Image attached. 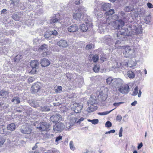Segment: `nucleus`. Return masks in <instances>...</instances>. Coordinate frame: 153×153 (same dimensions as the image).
<instances>
[{"instance_id": "nucleus-1", "label": "nucleus", "mask_w": 153, "mask_h": 153, "mask_svg": "<svg viewBox=\"0 0 153 153\" xmlns=\"http://www.w3.org/2000/svg\"><path fill=\"white\" fill-rule=\"evenodd\" d=\"M140 33L139 30L135 25H131L128 27V28H122L120 32L117 33L116 36L118 39L123 40L127 36H131L132 35H137Z\"/></svg>"}, {"instance_id": "nucleus-2", "label": "nucleus", "mask_w": 153, "mask_h": 153, "mask_svg": "<svg viewBox=\"0 0 153 153\" xmlns=\"http://www.w3.org/2000/svg\"><path fill=\"white\" fill-rule=\"evenodd\" d=\"M106 23L108 24L109 27L112 29L117 30L122 28L124 25V22L122 20L119 19L115 21H113L111 20L112 19L111 16H109L106 18Z\"/></svg>"}, {"instance_id": "nucleus-3", "label": "nucleus", "mask_w": 153, "mask_h": 153, "mask_svg": "<svg viewBox=\"0 0 153 153\" xmlns=\"http://www.w3.org/2000/svg\"><path fill=\"white\" fill-rule=\"evenodd\" d=\"M60 16L59 14L56 15L54 18H52L50 20V22L51 24L58 22L62 25H64L65 26H67L70 25L71 23V20L69 18H65V19L60 18L58 19V18Z\"/></svg>"}, {"instance_id": "nucleus-4", "label": "nucleus", "mask_w": 153, "mask_h": 153, "mask_svg": "<svg viewBox=\"0 0 153 153\" xmlns=\"http://www.w3.org/2000/svg\"><path fill=\"white\" fill-rule=\"evenodd\" d=\"M136 63H134V62L131 60L128 63L127 62L125 61H123L121 60H119L117 62V68L119 67H129L130 68L132 67L133 66H134L136 65Z\"/></svg>"}, {"instance_id": "nucleus-5", "label": "nucleus", "mask_w": 153, "mask_h": 153, "mask_svg": "<svg viewBox=\"0 0 153 153\" xmlns=\"http://www.w3.org/2000/svg\"><path fill=\"white\" fill-rule=\"evenodd\" d=\"M89 17H88L87 19L86 18L84 19V21L86 25L85 24H82L80 26V29L82 32H86L88 29L90 28H92V25L91 23L89 22Z\"/></svg>"}, {"instance_id": "nucleus-6", "label": "nucleus", "mask_w": 153, "mask_h": 153, "mask_svg": "<svg viewBox=\"0 0 153 153\" xmlns=\"http://www.w3.org/2000/svg\"><path fill=\"white\" fill-rule=\"evenodd\" d=\"M32 130L31 126L27 124L22 126L20 129L22 133L27 134H30Z\"/></svg>"}, {"instance_id": "nucleus-7", "label": "nucleus", "mask_w": 153, "mask_h": 153, "mask_svg": "<svg viewBox=\"0 0 153 153\" xmlns=\"http://www.w3.org/2000/svg\"><path fill=\"white\" fill-rule=\"evenodd\" d=\"M50 126L46 122H40L36 128L41 131H47L50 129Z\"/></svg>"}, {"instance_id": "nucleus-8", "label": "nucleus", "mask_w": 153, "mask_h": 153, "mask_svg": "<svg viewBox=\"0 0 153 153\" xmlns=\"http://www.w3.org/2000/svg\"><path fill=\"white\" fill-rule=\"evenodd\" d=\"M71 108L76 113L80 112L82 108V104L81 103H75L71 106Z\"/></svg>"}, {"instance_id": "nucleus-9", "label": "nucleus", "mask_w": 153, "mask_h": 153, "mask_svg": "<svg viewBox=\"0 0 153 153\" xmlns=\"http://www.w3.org/2000/svg\"><path fill=\"white\" fill-rule=\"evenodd\" d=\"M65 125L62 123H58L53 126V130L56 132H61L65 128Z\"/></svg>"}, {"instance_id": "nucleus-10", "label": "nucleus", "mask_w": 153, "mask_h": 153, "mask_svg": "<svg viewBox=\"0 0 153 153\" xmlns=\"http://www.w3.org/2000/svg\"><path fill=\"white\" fill-rule=\"evenodd\" d=\"M133 52V51L131 49L130 46H126L125 47V50L123 51V54L124 56L127 58L131 56Z\"/></svg>"}, {"instance_id": "nucleus-11", "label": "nucleus", "mask_w": 153, "mask_h": 153, "mask_svg": "<svg viewBox=\"0 0 153 153\" xmlns=\"http://www.w3.org/2000/svg\"><path fill=\"white\" fill-rule=\"evenodd\" d=\"M41 83L39 82L33 84L31 88V92L35 94L38 92L41 87Z\"/></svg>"}, {"instance_id": "nucleus-12", "label": "nucleus", "mask_w": 153, "mask_h": 153, "mask_svg": "<svg viewBox=\"0 0 153 153\" xmlns=\"http://www.w3.org/2000/svg\"><path fill=\"white\" fill-rule=\"evenodd\" d=\"M129 87L127 84H126L121 86L119 89V91L122 94H126L129 91Z\"/></svg>"}, {"instance_id": "nucleus-13", "label": "nucleus", "mask_w": 153, "mask_h": 153, "mask_svg": "<svg viewBox=\"0 0 153 153\" xmlns=\"http://www.w3.org/2000/svg\"><path fill=\"white\" fill-rule=\"evenodd\" d=\"M62 118L61 116L59 114H55L51 117V120L53 123H56L60 121Z\"/></svg>"}, {"instance_id": "nucleus-14", "label": "nucleus", "mask_w": 153, "mask_h": 153, "mask_svg": "<svg viewBox=\"0 0 153 153\" xmlns=\"http://www.w3.org/2000/svg\"><path fill=\"white\" fill-rule=\"evenodd\" d=\"M58 45L62 48H66L68 45V42L66 40L61 39L57 43Z\"/></svg>"}, {"instance_id": "nucleus-15", "label": "nucleus", "mask_w": 153, "mask_h": 153, "mask_svg": "<svg viewBox=\"0 0 153 153\" xmlns=\"http://www.w3.org/2000/svg\"><path fill=\"white\" fill-rule=\"evenodd\" d=\"M73 16L74 19L79 21H80L83 18L84 19H85L86 18L87 19L88 17V16L87 17L85 16L83 18L82 14L79 12L78 13H74Z\"/></svg>"}, {"instance_id": "nucleus-16", "label": "nucleus", "mask_w": 153, "mask_h": 153, "mask_svg": "<svg viewBox=\"0 0 153 153\" xmlns=\"http://www.w3.org/2000/svg\"><path fill=\"white\" fill-rule=\"evenodd\" d=\"M67 29L69 32L72 33L76 32L79 29L78 26L76 24H74L69 26Z\"/></svg>"}, {"instance_id": "nucleus-17", "label": "nucleus", "mask_w": 153, "mask_h": 153, "mask_svg": "<svg viewBox=\"0 0 153 153\" xmlns=\"http://www.w3.org/2000/svg\"><path fill=\"white\" fill-rule=\"evenodd\" d=\"M40 63L42 67H45L48 66L50 64V62L48 59L43 58L41 60Z\"/></svg>"}, {"instance_id": "nucleus-18", "label": "nucleus", "mask_w": 153, "mask_h": 153, "mask_svg": "<svg viewBox=\"0 0 153 153\" xmlns=\"http://www.w3.org/2000/svg\"><path fill=\"white\" fill-rule=\"evenodd\" d=\"M100 8L101 7L100 6L97 7L95 8L94 11L95 15L100 17H102V13L101 12V10H100Z\"/></svg>"}, {"instance_id": "nucleus-19", "label": "nucleus", "mask_w": 153, "mask_h": 153, "mask_svg": "<svg viewBox=\"0 0 153 153\" xmlns=\"http://www.w3.org/2000/svg\"><path fill=\"white\" fill-rule=\"evenodd\" d=\"M68 118L69 119V123L70 126H69V128L71 127V126H73L75 123L77 122V119L76 118L73 117L69 116Z\"/></svg>"}, {"instance_id": "nucleus-20", "label": "nucleus", "mask_w": 153, "mask_h": 153, "mask_svg": "<svg viewBox=\"0 0 153 153\" xmlns=\"http://www.w3.org/2000/svg\"><path fill=\"white\" fill-rule=\"evenodd\" d=\"M107 95L105 93H103L102 92L100 93L98 96L99 100L100 101H105L107 98Z\"/></svg>"}, {"instance_id": "nucleus-21", "label": "nucleus", "mask_w": 153, "mask_h": 153, "mask_svg": "<svg viewBox=\"0 0 153 153\" xmlns=\"http://www.w3.org/2000/svg\"><path fill=\"white\" fill-rule=\"evenodd\" d=\"M111 6V4L109 3H105L103 4L100 7L103 10L106 11L110 8Z\"/></svg>"}, {"instance_id": "nucleus-22", "label": "nucleus", "mask_w": 153, "mask_h": 153, "mask_svg": "<svg viewBox=\"0 0 153 153\" xmlns=\"http://www.w3.org/2000/svg\"><path fill=\"white\" fill-rule=\"evenodd\" d=\"M39 49L41 51H43V54L46 55V52L48 50V45L45 44H43L40 47Z\"/></svg>"}, {"instance_id": "nucleus-23", "label": "nucleus", "mask_w": 153, "mask_h": 153, "mask_svg": "<svg viewBox=\"0 0 153 153\" xmlns=\"http://www.w3.org/2000/svg\"><path fill=\"white\" fill-rule=\"evenodd\" d=\"M39 65V62L36 60L32 61L30 62V65L31 68H38Z\"/></svg>"}, {"instance_id": "nucleus-24", "label": "nucleus", "mask_w": 153, "mask_h": 153, "mask_svg": "<svg viewBox=\"0 0 153 153\" xmlns=\"http://www.w3.org/2000/svg\"><path fill=\"white\" fill-rule=\"evenodd\" d=\"M7 129L11 131H13L15 129L16 125L15 124L12 123L8 125Z\"/></svg>"}, {"instance_id": "nucleus-25", "label": "nucleus", "mask_w": 153, "mask_h": 153, "mask_svg": "<svg viewBox=\"0 0 153 153\" xmlns=\"http://www.w3.org/2000/svg\"><path fill=\"white\" fill-rule=\"evenodd\" d=\"M9 92L7 91L2 90L0 91V96L3 97H8Z\"/></svg>"}, {"instance_id": "nucleus-26", "label": "nucleus", "mask_w": 153, "mask_h": 153, "mask_svg": "<svg viewBox=\"0 0 153 153\" xmlns=\"http://www.w3.org/2000/svg\"><path fill=\"white\" fill-rule=\"evenodd\" d=\"M30 104L31 106L35 108H36L39 106L38 102L34 100H32L30 102Z\"/></svg>"}, {"instance_id": "nucleus-27", "label": "nucleus", "mask_w": 153, "mask_h": 153, "mask_svg": "<svg viewBox=\"0 0 153 153\" xmlns=\"http://www.w3.org/2000/svg\"><path fill=\"white\" fill-rule=\"evenodd\" d=\"M97 108V106H94L93 105L89 107L87 109V111L89 112L94 111L96 110Z\"/></svg>"}, {"instance_id": "nucleus-28", "label": "nucleus", "mask_w": 153, "mask_h": 153, "mask_svg": "<svg viewBox=\"0 0 153 153\" xmlns=\"http://www.w3.org/2000/svg\"><path fill=\"white\" fill-rule=\"evenodd\" d=\"M90 58H92L91 60L94 62H97L99 60V57L97 55H91L90 56Z\"/></svg>"}, {"instance_id": "nucleus-29", "label": "nucleus", "mask_w": 153, "mask_h": 153, "mask_svg": "<svg viewBox=\"0 0 153 153\" xmlns=\"http://www.w3.org/2000/svg\"><path fill=\"white\" fill-rule=\"evenodd\" d=\"M135 73L132 71H128L127 73V74L130 79H132L134 78L135 77Z\"/></svg>"}, {"instance_id": "nucleus-30", "label": "nucleus", "mask_w": 153, "mask_h": 153, "mask_svg": "<svg viewBox=\"0 0 153 153\" xmlns=\"http://www.w3.org/2000/svg\"><path fill=\"white\" fill-rule=\"evenodd\" d=\"M114 13V9H111L105 12L104 14L105 16H110Z\"/></svg>"}, {"instance_id": "nucleus-31", "label": "nucleus", "mask_w": 153, "mask_h": 153, "mask_svg": "<svg viewBox=\"0 0 153 153\" xmlns=\"http://www.w3.org/2000/svg\"><path fill=\"white\" fill-rule=\"evenodd\" d=\"M11 102L15 104H18L20 102V100L19 97H13Z\"/></svg>"}, {"instance_id": "nucleus-32", "label": "nucleus", "mask_w": 153, "mask_h": 153, "mask_svg": "<svg viewBox=\"0 0 153 153\" xmlns=\"http://www.w3.org/2000/svg\"><path fill=\"white\" fill-rule=\"evenodd\" d=\"M19 14L18 13H15L12 16V18L16 21L19 20Z\"/></svg>"}, {"instance_id": "nucleus-33", "label": "nucleus", "mask_w": 153, "mask_h": 153, "mask_svg": "<svg viewBox=\"0 0 153 153\" xmlns=\"http://www.w3.org/2000/svg\"><path fill=\"white\" fill-rule=\"evenodd\" d=\"M5 141V137L3 136H0V147H1L3 145Z\"/></svg>"}, {"instance_id": "nucleus-34", "label": "nucleus", "mask_w": 153, "mask_h": 153, "mask_svg": "<svg viewBox=\"0 0 153 153\" xmlns=\"http://www.w3.org/2000/svg\"><path fill=\"white\" fill-rule=\"evenodd\" d=\"M94 45L92 44H90L87 45L85 47V49L86 50H90L93 49L94 48Z\"/></svg>"}, {"instance_id": "nucleus-35", "label": "nucleus", "mask_w": 153, "mask_h": 153, "mask_svg": "<svg viewBox=\"0 0 153 153\" xmlns=\"http://www.w3.org/2000/svg\"><path fill=\"white\" fill-rule=\"evenodd\" d=\"M22 58V56L21 55H17L14 58V62H18L20 59Z\"/></svg>"}, {"instance_id": "nucleus-36", "label": "nucleus", "mask_w": 153, "mask_h": 153, "mask_svg": "<svg viewBox=\"0 0 153 153\" xmlns=\"http://www.w3.org/2000/svg\"><path fill=\"white\" fill-rule=\"evenodd\" d=\"M78 10L79 12L81 13L82 14L86 11L85 8L83 7H80L78 8Z\"/></svg>"}, {"instance_id": "nucleus-37", "label": "nucleus", "mask_w": 153, "mask_h": 153, "mask_svg": "<svg viewBox=\"0 0 153 153\" xmlns=\"http://www.w3.org/2000/svg\"><path fill=\"white\" fill-rule=\"evenodd\" d=\"M15 113L17 112H21L23 110V107L22 106L19 107H16L14 109Z\"/></svg>"}, {"instance_id": "nucleus-38", "label": "nucleus", "mask_w": 153, "mask_h": 153, "mask_svg": "<svg viewBox=\"0 0 153 153\" xmlns=\"http://www.w3.org/2000/svg\"><path fill=\"white\" fill-rule=\"evenodd\" d=\"M4 105V103L0 102V109L2 110L3 109H6L9 107V105L7 104L5 105Z\"/></svg>"}, {"instance_id": "nucleus-39", "label": "nucleus", "mask_w": 153, "mask_h": 153, "mask_svg": "<svg viewBox=\"0 0 153 153\" xmlns=\"http://www.w3.org/2000/svg\"><path fill=\"white\" fill-rule=\"evenodd\" d=\"M51 36V33L50 32L46 33L44 35L45 38L47 39H50L51 38H52Z\"/></svg>"}, {"instance_id": "nucleus-40", "label": "nucleus", "mask_w": 153, "mask_h": 153, "mask_svg": "<svg viewBox=\"0 0 153 153\" xmlns=\"http://www.w3.org/2000/svg\"><path fill=\"white\" fill-rule=\"evenodd\" d=\"M112 80L113 79L111 77H109L108 78L106 79V82L107 84L108 85H110L112 83Z\"/></svg>"}, {"instance_id": "nucleus-41", "label": "nucleus", "mask_w": 153, "mask_h": 153, "mask_svg": "<svg viewBox=\"0 0 153 153\" xmlns=\"http://www.w3.org/2000/svg\"><path fill=\"white\" fill-rule=\"evenodd\" d=\"M114 109L109 111H106L102 112H100L98 113V114L101 115H107L110 113L112 111L114 110Z\"/></svg>"}, {"instance_id": "nucleus-42", "label": "nucleus", "mask_w": 153, "mask_h": 153, "mask_svg": "<svg viewBox=\"0 0 153 153\" xmlns=\"http://www.w3.org/2000/svg\"><path fill=\"white\" fill-rule=\"evenodd\" d=\"M41 109L42 111H50V109L49 107L47 106H44L41 107Z\"/></svg>"}, {"instance_id": "nucleus-43", "label": "nucleus", "mask_w": 153, "mask_h": 153, "mask_svg": "<svg viewBox=\"0 0 153 153\" xmlns=\"http://www.w3.org/2000/svg\"><path fill=\"white\" fill-rule=\"evenodd\" d=\"M99 66L98 65H96L93 68L94 71L95 72H98L99 71Z\"/></svg>"}, {"instance_id": "nucleus-44", "label": "nucleus", "mask_w": 153, "mask_h": 153, "mask_svg": "<svg viewBox=\"0 0 153 153\" xmlns=\"http://www.w3.org/2000/svg\"><path fill=\"white\" fill-rule=\"evenodd\" d=\"M133 7L131 6H126L125 8V10L127 12H129L132 11L133 10Z\"/></svg>"}, {"instance_id": "nucleus-45", "label": "nucleus", "mask_w": 153, "mask_h": 153, "mask_svg": "<svg viewBox=\"0 0 153 153\" xmlns=\"http://www.w3.org/2000/svg\"><path fill=\"white\" fill-rule=\"evenodd\" d=\"M138 92V87L136 86L134 89V90L132 93V95L133 96L136 95Z\"/></svg>"}, {"instance_id": "nucleus-46", "label": "nucleus", "mask_w": 153, "mask_h": 153, "mask_svg": "<svg viewBox=\"0 0 153 153\" xmlns=\"http://www.w3.org/2000/svg\"><path fill=\"white\" fill-rule=\"evenodd\" d=\"M28 1L30 2H33L34 1V2L37 3L39 6H40L42 4L41 0H28Z\"/></svg>"}, {"instance_id": "nucleus-47", "label": "nucleus", "mask_w": 153, "mask_h": 153, "mask_svg": "<svg viewBox=\"0 0 153 153\" xmlns=\"http://www.w3.org/2000/svg\"><path fill=\"white\" fill-rule=\"evenodd\" d=\"M70 147L71 149L74 150L75 149V148L74 146L73 142L72 141H71L70 142Z\"/></svg>"}, {"instance_id": "nucleus-48", "label": "nucleus", "mask_w": 153, "mask_h": 153, "mask_svg": "<svg viewBox=\"0 0 153 153\" xmlns=\"http://www.w3.org/2000/svg\"><path fill=\"white\" fill-rule=\"evenodd\" d=\"M55 91L56 93H60L62 91V87L61 86H58L57 88L55 90Z\"/></svg>"}, {"instance_id": "nucleus-49", "label": "nucleus", "mask_w": 153, "mask_h": 153, "mask_svg": "<svg viewBox=\"0 0 153 153\" xmlns=\"http://www.w3.org/2000/svg\"><path fill=\"white\" fill-rule=\"evenodd\" d=\"M115 82L117 84H118L119 85H121L122 83V80L119 78L117 79L116 80Z\"/></svg>"}, {"instance_id": "nucleus-50", "label": "nucleus", "mask_w": 153, "mask_h": 153, "mask_svg": "<svg viewBox=\"0 0 153 153\" xmlns=\"http://www.w3.org/2000/svg\"><path fill=\"white\" fill-rule=\"evenodd\" d=\"M62 138V136L60 135L58 137H56V139L55 140V142H57L58 143V142L61 140Z\"/></svg>"}, {"instance_id": "nucleus-51", "label": "nucleus", "mask_w": 153, "mask_h": 153, "mask_svg": "<svg viewBox=\"0 0 153 153\" xmlns=\"http://www.w3.org/2000/svg\"><path fill=\"white\" fill-rule=\"evenodd\" d=\"M50 32L51 33V36L52 35H53L54 36H56L58 34V32L55 30H52Z\"/></svg>"}, {"instance_id": "nucleus-52", "label": "nucleus", "mask_w": 153, "mask_h": 153, "mask_svg": "<svg viewBox=\"0 0 153 153\" xmlns=\"http://www.w3.org/2000/svg\"><path fill=\"white\" fill-rule=\"evenodd\" d=\"M112 124L111 122L109 121H107L105 124V127L109 128L111 126Z\"/></svg>"}, {"instance_id": "nucleus-53", "label": "nucleus", "mask_w": 153, "mask_h": 153, "mask_svg": "<svg viewBox=\"0 0 153 153\" xmlns=\"http://www.w3.org/2000/svg\"><path fill=\"white\" fill-rule=\"evenodd\" d=\"M99 122V120L98 119H94L93 120L92 123L94 125L97 124Z\"/></svg>"}, {"instance_id": "nucleus-54", "label": "nucleus", "mask_w": 153, "mask_h": 153, "mask_svg": "<svg viewBox=\"0 0 153 153\" xmlns=\"http://www.w3.org/2000/svg\"><path fill=\"white\" fill-rule=\"evenodd\" d=\"M31 68L32 70L30 71L31 73L33 74H35L36 72V69H37L38 68Z\"/></svg>"}, {"instance_id": "nucleus-55", "label": "nucleus", "mask_w": 153, "mask_h": 153, "mask_svg": "<svg viewBox=\"0 0 153 153\" xmlns=\"http://www.w3.org/2000/svg\"><path fill=\"white\" fill-rule=\"evenodd\" d=\"M35 80V79L33 77H30L28 79V82L29 83H32Z\"/></svg>"}, {"instance_id": "nucleus-56", "label": "nucleus", "mask_w": 153, "mask_h": 153, "mask_svg": "<svg viewBox=\"0 0 153 153\" xmlns=\"http://www.w3.org/2000/svg\"><path fill=\"white\" fill-rule=\"evenodd\" d=\"M122 117L120 115H118L116 117V120L117 121H120L122 119Z\"/></svg>"}, {"instance_id": "nucleus-57", "label": "nucleus", "mask_w": 153, "mask_h": 153, "mask_svg": "<svg viewBox=\"0 0 153 153\" xmlns=\"http://www.w3.org/2000/svg\"><path fill=\"white\" fill-rule=\"evenodd\" d=\"M123 128L122 127H121L120 130L119 132V137H121L122 136V132H123Z\"/></svg>"}, {"instance_id": "nucleus-58", "label": "nucleus", "mask_w": 153, "mask_h": 153, "mask_svg": "<svg viewBox=\"0 0 153 153\" xmlns=\"http://www.w3.org/2000/svg\"><path fill=\"white\" fill-rule=\"evenodd\" d=\"M56 149H53L52 150H48L45 152V153H54Z\"/></svg>"}, {"instance_id": "nucleus-59", "label": "nucleus", "mask_w": 153, "mask_h": 153, "mask_svg": "<svg viewBox=\"0 0 153 153\" xmlns=\"http://www.w3.org/2000/svg\"><path fill=\"white\" fill-rule=\"evenodd\" d=\"M144 21H145V22L146 23H149V20L148 16L146 17L144 19Z\"/></svg>"}, {"instance_id": "nucleus-60", "label": "nucleus", "mask_w": 153, "mask_h": 153, "mask_svg": "<svg viewBox=\"0 0 153 153\" xmlns=\"http://www.w3.org/2000/svg\"><path fill=\"white\" fill-rule=\"evenodd\" d=\"M115 130H114V129L111 130L110 131H108L106 132L105 133V134H110L111 133H115Z\"/></svg>"}, {"instance_id": "nucleus-61", "label": "nucleus", "mask_w": 153, "mask_h": 153, "mask_svg": "<svg viewBox=\"0 0 153 153\" xmlns=\"http://www.w3.org/2000/svg\"><path fill=\"white\" fill-rule=\"evenodd\" d=\"M122 103H123L122 102H117V103L115 102V103H114L113 104V105L114 106L118 107V106H119L120 104H122Z\"/></svg>"}, {"instance_id": "nucleus-62", "label": "nucleus", "mask_w": 153, "mask_h": 153, "mask_svg": "<svg viewBox=\"0 0 153 153\" xmlns=\"http://www.w3.org/2000/svg\"><path fill=\"white\" fill-rule=\"evenodd\" d=\"M147 4L148 7L150 8H152L153 7L152 4L148 2L147 3Z\"/></svg>"}, {"instance_id": "nucleus-63", "label": "nucleus", "mask_w": 153, "mask_h": 153, "mask_svg": "<svg viewBox=\"0 0 153 153\" xmlns=\"http://www.w3.org/2000/svg\"><path fill=\"white\" fill-rule=\"evenodd\" d=\"M71 74L70 73H68L66 74V76L67 78L69 80L71 79Z\"/></svg>"}, {"instance_id": "nucleus-64", "label": "nucleus", "mask_w": 153, "mask_h": 153, "mask_svg": "<svg viewBox=\"0 0 153 153\" xmlns=\"http://www.w3.org/2000/svg\"><path fill=\"white\" fill-rule=\"evenodd\" d=\"M135 73H137V76H139V74H140V75L141 74V72L140 70H138L137 71H134Z\"/></svg>"}]
</instances>
